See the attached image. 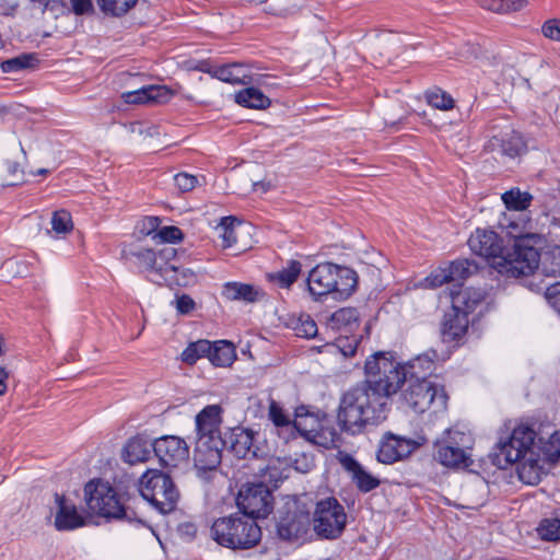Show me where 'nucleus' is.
I'll list each match as a JSON object with an SVG mask.
<instances>
[{"label": "nucleus", "instance_id": "obj_1", "mask_svg": "<svg viewBox=\"0 0 560 560\" xmlns=\"http://www.w3.org/2000/svg\"><path fill=\"white\" fill-rule=\"evenodd\" d=\"M508 234L514 238L511 250L503 252L501 242L495 232L477 229L468 240L469 248L481 257L491 260V267L499 273L509 278L533 277L527 285L539 291L542 288L535 282L540 276L536 273L540 255L535 247L536 234L523 233L520 225L510 222L506 225Z\"/></svg>", "mask_w": 560, "mask_h": 560}, {"label": "nucleus", "instance_id": "obj_2", "mask_svg": "<svg viewBox=\"0 0 560 560\" xmlns=\"http://www.w3.org/2000/svg\"><path fill=\"white\" fill-rule=\"evenodd\" d=\"M535 439L536 432L530 427L517 425L505 440L497 443L493 463L501 468L520 463V479L527 485L538 483L542 475V455Z\"/></svg>", "mask_w": 560, "mask_h": 560}, {"label": "nucleus", "instance_id": "obj_3", "mask_svg": "<svg viewBox=\"0 0 560 560\" xmlns=\"http://www.w3.org/2000/svg\"><path fill=\"white\" fill-rule=\"evenodd\" d=\"M386 415L383 396L361 383L341 396L337 421L343 431L358 434L366 425L378 424L385 420Z\"/></svg>", "mask_w": 560, "mask_h": 560}, {"label": "nucleus", "instance_id": "obj_4", "mask_svg": "<svg viewBox=\"0 0 560 560\" xmlns=\"http://www.w3.org/2000/svg\"><path fill=\"white\" fill-rule=\"evenodd\" d=\"M210 536L222 547L247 550L259 544L261 529L248 515L234 513L217 518L210 528Z\"/></svg>", "mask_w": 560, "mask_h": 560}, {"label": "nucleus", "instance_id": "obj_5", "mask_svg": "<svg viewBox=\"0 0 560 560\" xmlns=\"http://www.w3.org/2000/svg\"><path fill=\"white\" fill-rule=\"evenodd\" d=\"M357 284L358 275L353 269L332 262L318 264L307 277L308 291L315 299L327 294L346 299L355 291Z\"/></svg>", "mask_w": 560, "mask_h": 560}, {"label": "nucleus", "instance_id": "obj_6", "mask_svg": "<svg viewBox=\"0 0 560 560\" xmlns=\"http://www.w3.org/2000/svg\"><path fill=\"white\" fill-rule=\"evenodd\" d=\"M368 380L363 382L384 398V407L388 410V398L396 394L401 385L407 382L406 366L384 353H376L365 361Z\"/></svg>", "mask_w": 560, "mask_h": 560}, {"label": "nucleus", "instance_id": "obj_7", "mask_svg": "<svg viewBox=\"0 0 560 560\" xmlns=\"http://www.w3.org/2000/svg\"><path fill=\"white\" fill-rule=\"evenodd\" d=\"M139 492L161 514L173 512L179 491L173 479L159 469H148L139 479Z\"/></svg>", "mask_w": 560, "mask_h": 560}, {"label": "nucleus", "instance_id": "obj_8", "mask_svg": "<svg viewBox=\"0 0 560 560\" xmlns=\"http://www.w3.org/2000/svg\"><path fill=\"white\" fill-rule=\"evenodd\" d=\"M136 480L125 470L115 472L107 482V521L140 522L133 508Z\"/></svg>", "mask_w": 560, "mask_h": 560}, {"label": "nucleus", "instance_id": "obj_9", "mask_svg": "<svg viewBox=\"0 0 560 560\" xmlns=\"http://www.w3.org/2000/svg\"><path fill=\"white\" fill-rule=\"evenodd\" d=\"M402 392L404 402L417 413L430 411L432 415L444 412L448 396L444 387L431 380H408Z\"/></svg>", "mask_w": 560, "mask_h": 560}, {"label": "nucleus", "instance_id": "obj_10", "mask_svg": "<svg viewBox=\"0 0 560 560\" xmlns=\"http://www.w3.org/2000/svg\"><path fill=\"white\" fill-rule=\"evenodd\" d=\"M474 438L469 431L457 427L447 429L436 442V458L447 467H468L471 464L470 451Z\"/></svg>", "mask_w": 560, "mask_h": 560}, {"label": "nucleus", "instance_id": "obj_11", "mask_svg": "<svg viewBox=\"0 0 560 560\" xmlns=\"http://www.w3.org/2000/svg\"><path fill=\"white\" fill-rule=\"evenodd\" d=\"M347 524L343 506L335 498H326L315 505L313 529L322 538H338Z\"/></svg>", "mask_w": 560, "mask_h": 560}, {"label": "nucleus", "instance_id": "obj_12", "mask_svg": "<svg viewBox=\"0 0 560 560\" xmlns=\"http://www.w3.org/2000/svg\"><path fill=\"white\" fill-rule=\"evenodd\" d=\"M236 504L242 514L256 520L266 517L272 511L273 497L266 485L247 483L240 489Z\"/></svg>", "mask_w": 560, "mask_h": 560}, {"label": "nucleus", "instance_id": "obj_13", "mask_svg": "<svg viewBox=\"0 0 560 560\" xmlns=\"http://www.w3.org/2000/svg\"><path fill=\"white\" fill-rule=\"evenodd\" d=\"M226 446L225 439H197L194 451V463L199 478L209 481L217 474L222 459V451Z\"/></svg>", "mask_w": 560, "mask_h": 560}, {"label": "nucleus", "instance_id": "obj_14", "mask_svg": "<svg viewBox=\"0 0 560 560\" xmlns=\"http://www.w3.org/2000/svg\"><path fill=\"white\" fill-rule=\"evenodd\" d=\"M310 527L308 511L294 501L287 504L285 512L279 517L277 533L283 540L300 541L306 538Z\"/></svg>", "mask_w": 560, "mask_h": 560}, {"label": "nucleus", "instance_id": "obj_15", "mask_svg": "<svg viewBox=\"0 0 560 560\" xmlns=\"http://www.w3.org/2000/svg\"><path fill=\"white\" fill-rule=\"evenodd\" d=\"M418 447L419 443L415 440L387 432L380 441L376 458L382 464L390 465L407 458Z\"/></svg>", "mask_w": 560, "mask_h": 560}, {"label": "nucleus", "instance_id": "obj_16", "mask_svg": "<svg viewBox=\"0 0 560 560\" xmlns=\"http://www.w3.org/2000/svg\"><path fill=\"white\" fill-rule=\"evenodd\" d=\"M154 454L164 467L176 468L189 458V446L179 436L165 435L154 440Z\"/></svg>", "mask_w": 560, "mask_h": 560}, {"label": "nucleus", "instance_id": "obj_17", "mask_svg": "<svg viewBox=\"0 0 560 560\" xmlns=\"http://www.w3.org/2000/svg\"><path fill=\"white\" fill-rule=\"evenodd\" d=\"M154 453V441L139 433L130 436L119 451V458L130 466L147 463Z\"/></svg>", "mask_w": 560, "mask_h": 560}, {"label": "nucleus", "instance_id": "obj_18", "mask_svg": "<svg viewBox=\"0 0 560 560\" xmlns=\"http://www.w3.org/2000/svg\"><path fill=\"white\" fill-rule=\"evenodd\" d=\"M338 460L360 492H371L381 485V480L368 471L352 455L341 453Z\"/></svg>", "mask_w": 560, "mask_h": 560}, {"label": "nucleus", "instance_id": "obj_19", "mask_svg": "<svg viewBox=\"0 0 560 560\" xmlns=\"http://www.w3.org/2000/svg\"><path fill=\"white\" fill-rule=\"evenodd\" d=\"M487 149L514 159L526 153L527 143L518 131L511 129L491 137Z\"/></svg>", "mask_w": 560, "mask_h": 560}, {"label": "nucleus", "instance_id": "obj_20", "mask_svg": "<svg viewBox=\"0 0 560 560\" xmlns=\"http://www.w3.org/2000/svg\"><path fill=\"white\" fill-rule=\"evenodd\" d=\"M56 514L54 525L57 530H73L86 524L85 518L78 512L75 505L65 495L56 493Z\"/></svg>", "mask_w": 560, "mask_h": 560}, {"label": "nucleus", "instance_id": "obj_21", "mask_svg": "<svg viewBox=\"0 0 560 560\" xmlns=\"http://www.w3.org/2000/svg\"><path fill=\"white\" fill-rule=\"evenodd\" d=\"M249 226L242 224L233 217H224L215 225L214 230L218 237L221 240L222 248H230L235 245H240V249L243 250L246 244H241V236L249 233Z\"/></svg>", "mask_w": 560, "mask_h": 560}, {"label": "nucleus", "instance_id": "obj_22", "mask_svg": "<svg viewBox=\"0 0 560 560\" xmlns=\"http://www.w3.org/2000/svg\"><path fill=\"white\" fill-rule=\"evenodd\" d=\"M221 412L219 405H209L196 416L197 439L206 438L223 439L221 436Z\"/></svg>", "mask_w": 560, "mask_h": 560}, {"label": "nucleus", "instance_id": "obj_23", "mask_svg": "<svg viewBox=\"0 0 560 560\" xmlns=\"http://www.w3.org/2000/svg\"><path fill=\"white\" fill-rule=\"evenodd\" d=\"M174 92L165 85H148L141 89L122 93L121 97L127 104L166 103Z\"/></svg>", "mask_w": 560, "mask_h": 560}, {"label": "nucleus", "instance_id": "obj_24", "mask_svg": "<svg viewBox=\"0 0 560 560\" xmlns=\"http://www.w3.org/2000/svg\"><path fill=\"white\" fill-rule=\"evenodd\" d=\"M121 257L139 268L147 270L152 281L153 279H158L156 253L152 249L130 244L121 248Z\"/></svg>", "mask_w": 560, "mask_h": 560}, {"label": "nucleus", "instance_id": "obj_25", "mask_svg": "<svg viewBox=\"0 0 560 560\" xmlns=\"http://www.w3.org/2000/svg\"><path fill=\"white\" fill-rule=\"evenodd\" d=\"M213 78L231 84L248 85L260 83L264 75L249 73L248 69L241 63H231L215 68Z\"/></svg>", "mask_w": 560, "mask_h": 560}, {"label": "nucleus", "instance_id": "obj_26", "mask_svg": "<svg viewBox=\"0 0 560 560\" xmlns=\"http://www.w3.org/2000/svg\"><path fill=\"white\" fill-rule=\"evenodd\" d=\"M84 501L90 517H105V482L101 478L85 485Z\"/></svg>", "mask_w": 560, "mask_h": 560}, {"label": "nucleus", "instance_id": "obj_27", "mask_svg": "<svg viewBox=\"0 0 560 560\" xmlns=\"http://www.w3.org/2000/svg\"><path fill=\"white\" fill-rule=\"evenodd\" d=\"M485 292L472 288H467L457 292L452 291V305L454 311L468 314L485 300Z\"/></svg>", "mask_w": 560, "mask_h": 560}, {"label": "nucleus", "instance_id": "obj_28", "mask_svg": "<svg viewBox=\"0 0 560 560\" xmlns=\"http://www.w3.org/2000/svg\"><path fill=\"white\" fill-rule=\"evenodd\" d=\"M222 294L230 301H244L254 303L264 298V292L258 288L240 282H228L223 287Z\"/></svg>", "mask_w": 560, "mask_h": 560}, {"label": "nucleus", "instance_id": "obj_29", "mask_svg": "<svg viewBox=\"0 0 560 560\" xmlns=\"http://www.w3.org/2000/svg\"><path fill=\"white\" fill-rule=\"evenodd\" d=\"M254 431L250 429H235L228 435L230 443V450L235 456L245 458L249 454L256 455V451L253 450Z\"/></svg>", "mask_w": 560, "mask_h": 560}, {"label": "nucleus", "instance_id": "obj_30", "mask_svg": "<svg viewBox=\"0 0 560 560\" xmlns=\"http://www.w3.org/2000/svg\"><path fill=\"white\" fill-rule=\"evenodd\" d=\"M328 327L345 334L352 332L359 327V313L355 308L343 307L331 314Z\"/></svg>", "mask_w": 560, "mask_h": 560}, {"label": "nucleus", "instance_id": "obj_31", "mask_svg": "<svg viewBox=\"0 0 560 560\" xmlns=\"http://www.w3.org/2000/svg\"><path fill=\"white\" fill-rule=\"evenodd\" d=\"M435 352L424 353L402 364L407 369V375L411 380H429L427 376L431 374L434 368Z\"/></svg>", "mask_w": 560, "mask_h": 560}, {"label": "nucleus", "instance_id": "obj_32", "mask_svg": "<svg viewBox=\"0 0 560 560\" xmlns=\"http://www.w3.org/2000/svg\"><path fill=\"white\" fill-rule=\"evenodd\" d=\"M236 358L233 345L225 340H220L211 343V349L208 352L209 361L215 366H229Z\"/></svg>", "mask_w": 560, "mask_h": 560}, {"label": "nucleus", "instance_id": "obj_33", "mask_svg": "<svg viewBox=\"0 0 560 560\" xmlns=\"http://www.w3.org/2000/svg\"><path fill=\"white\" fill-rule=\"evenodd\" d=\"M307 440L329 450L336 445L338 433L327 421H320L316 430H307Z\"/></svg>", "mask_w": 560, "mask_h": 560}, {"label": "nucleus", "instance_id": "obj_34", "mask_svg": "<svg viewBox=\"0 0 560 560\" xmlns=\"http://www.w3.org/2000/svg\"><path fill=\"white\" fill-rule=\"evenodd\" d=\"M235 102L244 107L264 109L270 105V100L256 88H246L235 94Z\"/></svg>", "mask_w": 560, "mask_h": 560}, {"label": "nucleus", "instance_id": "obj_35", "mask_svg": "<svg viewBox=\"0 0 560 560\" xmlns=\"http://www.w3.org/2000/svg\"><path fill=\"white\" fill-rule=\"evenodd\" d=\"M23 165L16 161L7 159L0 167V185L15 186L24 183Z\"/></svg>", "mask_w": 560, "mask_h": 560}, {"label": "nucleus", "instance_id": "obj_36", "mask_svg": "<svg viewBox=\"0 0 560 560\" xmlns=\"http://www.w3.org/2000/svg\"><path fill=\"white\" fill-rule=\"evenodd\" d=\"M455 312L453 316L445 319L442 329L444 337L452 340L462 338L468 328L467 315L458 311Z\"/></svg>", "mask_w": 560, "mask_h": 560}, {"label": "nucleus", "instance_id": "obj_37", "mask_svg": "<svg viewBox=\"0 0 560 560\" xmlns=\"http://www.w3.org/2000/svg\"><path fill=\"white\" fill-rule=\"evenodd\" d=\"M502 201L506 209L514 211H523L530 206L533 196L520 188H511L502 195Z\"/></svg>", "mask_w": 560, "mask_h": 560}, {"label": "nucleus", "instance_id": "obj_38", "mask_svg": "<svg viewBox=\"0 0 560 560\" xmlns=\"http://www.w3.org/2000/svg\"><path fill=\"white\" fill-rule=\"evenodd\" d=\"M197 281L196 273L188 268H180L175 266L170 269V272L161 279V283L165 282L168 285L187 287Z\"/></svg>", "mask_w": 560, "mask_h": 560}, {"label": "nucleus", "instance_id": "obj_39", "mask_svg": "<svg viewBox=\"0 0 560 560\" xmlns=\"http://www.w3.org/2000/svg\"><path fill=\"white\" fill-rule=\"evenodd\" d=\"M361 340L362 336L345 335L336 338L335 342L327 345V347L330 349V352L339 351L345 358H352L355 355Z\"/></svg>", "mask_w": 560, "mask_h": 560}, {"label": "nucleus", "instance_id": "obj_40", "mask_svg": "<svg viewBox=\"0 0 560 560\" xmlns=\"http://www.w3.org/2000/svg\"><path fill=\"white\" fill-rule=\"evenodd\" d=\"M447 271L451 282L462 284L465 279L477 271V266L467 259H460L453 261L447 267Z\"/></svg>", "mask_w": 560, "mask_h": 560}, {"label": "nucleus", "instance_id": "obj_41", "mask_svg": "<svg viewBox=\"0 0 560 560\" xmlns=\"http://www.w3.org/2000/svg\"><path fill=\"white\" fill-rule=\"evenodd\" d=\"M211 349V342L208 340H197L195 342H190L186 349L182 352L180 359L183 362L187 364H195L199 359L207 357L208 352Z\"/></svg>", "mask_w": 560, "mask_h": 560}, {"label": "nucleus", "instance_id": "obj_42", "mask_svg": "<svg viewBox=\"0 0 560 560\" xmlns=\"http://www.w3.org/2000/svg\"><path fill=\"white\" fill-rule=\"evenodd\" d=\"M304 1L305 0H268L267 10L275 15L288 16L296 13Z\"/></svg>", "mask_w": 560, "mask_h": 560}, {"label": "nucleus", "instance_id": "obj_43", "mask_svg": "<svg viewBox=\"0 0 560 560\" xmlns=\"http://www.w3.org/2000/svg\"><path fill=\"white\" fill-rule=\"evenodd\" d=\"M175 256L176 249L171 246H165L156 253L158 279H153L154 282L161 284V279L170 272V269L176 266L172 262Z\"/></svg>", "mask_w": 560, "mask_h": 560}, {"label": "nucleus", "instance_id": "obj_44", "mask_svg": "<svg viewBox=\"0 0 560 560\" xmlns=\"http://www.w3.org/2000/svg\"><path fill=\"white\" fill-rule=\"evenodd\" d=\"M300 272L301 262L298 260H290L287 267L272 275L270 278L271 280L277 281L282 288H289L293 282H295Z\"/></svg>", "mask_w": 560, "mask_h": 560}, {"label": "nucleus", "instance_id": "obj_45", "mask_svg": "<svg viewBox=\"0 0 560 560\" xmlns=\"http://www.w3.org/2000/svg\"><path fill=\"white\" fill-rule=\"evenodd\" d=\"M37 62L34 54H23L1 62V70L5 73L16 72L26 68H32Z\"/></svg>", "mask_w": 560, "mask_h": 560}, {"label": "nucleus", "instance_id": "obj_46", "mask_svg": "<svg viewBox=\"0 0 560 560\" xmlns=\"http://www.w3.org/2000/svg\"><path fill=\"white\" fill-rule=\"evenodd\" d=\"M425 100L429 105L441 110H450L454 107L453 97L441 89H432L425 93Z\"/></svg>", "mask_w": 560, "mask_h": 560}, {"label": "nucleus", "instance_id": "obj_47", "mask_svg": "<svg viewBox=\"0 0 560 560\" xmlns=\"http://www.w3.org/2000/svg\"><path fill=\"white\" fill-rule=\"evenodd\" d=\"M51 229L57 234H68L73 230V222L69 211L56 210L51 215Z\"/></svg>", "mask_w": 560, "mask_h": 560}, {"label": "nucleus", "instance_id": "obj_48", "mask_svg": "<svg viewBox=\"0 0 560 560\" xmlns=\"http://www.w3.org/2000/svg\"><path fill=\"white\" fill-rule=\"evenodd\" d=\"M537 530L544 540H560V518L550 517L542 520Z\"/></svg>", "mask_w": 560, "mask_h": 560}, {"label": "nucleus", "instance_id": "obj_49", "mask_svg": "<svg viewBox=\"0 0 560 560\" xmlns=\"http://www.w3.org/2000/svg\"><path fill=\"white\" fill-rule=\"evenodd\" d=\"M542 471L547 462H555L560 457V430L556 431L541 447Z\"/></svg>", "mask_w": 560, "mask_h": 560}, {"label": "nucleus", "instance_id": "obj_50", "mask_svg": "<svg viewBox=\"0 0 560 560\" xmlns=\"http://www.w3.org/2000/svg\"><path fill=\"white\" fill-rule=\"evenodd\" d=\"M268 416L276 427H288L291 424L289 416L284 413L281 406L272 398L269 399Z\"/></svg>", "mask_w": 560, "mask_h": 560}, {"label": "nucleus", "instance_id": "obj_51", "mask_svg": "<svg viewBox=\"0 0 560 560\" xmlns=\"http://www.w3.org/2000/svg\"><path fill=\"white\" fill-rule=\"evenodd\" d=\"M294 330L299 337L313 338L317 334V325L308 315H305L300 317Z\"/></svg>", "mask_w": 560, "mask_h": 560}, {"label": "nucleus", "instance_id": "obj_52", "mask_svg": "<svg viewBox=\"0 0 560 560\" xmlns=\"http://www.w3.org/2000/svg\"><path fill=\"white\" fill-rule=\"evenodd\" d=\"M183 238V233L177 226H162L154 235L153 240L161 243H176Z\"/></svg>", "mask_w": 560, "mask_h": 560}, {"label": "nucleus", "instance_id": "obj_53", "mask_svg": "<svg viewBox=\"0 0 560 560\" xmlns=\"http://www.w3.org/2000/svg\"><path fill=\"white\" fill-rule=\"evenodd\" d=\"M320 421L313 415H298L293 421L294 428L307 440V430H316L317 423Z\"/></svg>", "mask_w": 560, "mask_h": 560}, {"label": "nucleus", "instance_id": "obj_54", "mask_svg": "<svg viewBox=\"0 0 560 560\" xmlns=\"http://www.w3.org/2000/svg\"><path fill=\"white\" fill-rule=\"evenodd\" d=\"M137 0H107V12L113 15L119 16L127 13Z\"/></svg>", "mask_w": 560, "mask_h": 560}, {"label": "nucleus", "instance_id": "obj_55", "mask_svg": "<svg viewBox=\"0 0 560 560\" xmlns=\"http://www.w3.org/2000/svg\"><path fill=\"white\" fill-rule=\"evenodd\" d=\"M447 282H451L448 271L447 268H443L432 272L429 277H427L424 279V287L433 289Z\"/></svg>", "mask_w": 560, "mask_h": 560}, {"label": "nucleus", "instance_id": "obj_56", "mask_svg": "<svg viewBox=\"0 0 560 560\" xmlns=\"http://www.w3.org/2000/svg\"><path fill=\"white\" fill-rule=\"evenodd\" d=\"M174 182L182 192H186L196 187L198 179L196 176L188 173H179L174 176Z\"/></svg>", "mask_w": 560, "mask_h": 560}, {"label": "nucleus", "instance_id": "obj_57", "mask_svg": "<svg viewBox=\"0 0 560 560\" xmlns=\"http://www.w3.org/2000/svg\"><path fill=\"white\" fill-rule=\"evenodd\" d=\"M545 298L548 303L560 314V282L547 285Z\"/></svg>", "mask_w": 560, "mask_h": 560}, {"label": "nucleus", "instance_id": "obj_58", "mask_svg": "<svg viewBox=\"0 0 560 560\" xmlns=\"http://www.w3.org/2000/svg\"><path fill=\"white\" fill-rule=\"evenodd\" d=\"M542 34L552 40L560 42V20H549L544 23Z\"/></svg>", "mask_w": 560, "mask_h": 560}, {"label": "nucleus", "instance_id": "obj_59", "mask_svg": "<svg viewBox=\"0 0 560 560\" xmlns=\"http://www.w3.org/2000/svg\"><path fill=\"white\" fill-rule=\"evenodd\" d=\"M160 229V219L158 217H147L142 220L140 232L153 236Z\"/></svg>", "mask_w": 560, "mask_h": 560}, {"label": "nucleus", "instance_id": "obj_60", "mask_svg": "<svg viewBox=\"0 0 560 560\" xmlns=\"http://www.w3.org/2000/svg\"><path fill=\"white\" fill-rule=\"evenodd\" d=\"M176 308L182 314H188L195 308V301L186 294L176 298Z\"/></svg>", "mask_w": 560, "mask_h": 560}, {"label": "nucleus", "instance_id": "obj_61", "mask_svg": "<svg viewBox=\"0 0 560 560\" xmlns=\"http://www.w3.org/2000/svg\"><path fill=\"white\" fill-rule=\"evenodd\" d=\"M70 2L75 14H84L92 10L91 0H70Z\"/></svg>", "mask_w": 560, "mask_h": 560}, {"label": "nucleus", "instance_id": "obj_62", "mask_svg": "<svg viewBox=\"0 0 560 560\" xmlns=\"http://www.w3.org/2000/svg\"><path fill=\"white\" fill-rule=\"evenodd\" d=\"M489 9L497 12H508L513 9L512 0H489Z\"/></svg>", "mask_w": 560, "mask_h": 560}, {"label": "nucleus", "instance_id": "obj_63", "mask_svg": "<svg viewBox=\"0 0 560 560\" xmlns=\"http://www.w3.org/2000/svg\"><path fill=\"white\" fill-rule=\"evenodd\" d=\"M551 265L548 268L553 275H560V246L555 247L551 253Z\"/></svg>", "mask_w": 560, "mask_h": 560}, {"label": "nucleus", "instance_id": "obj_64", "mask_svg": "<svg viewBox=\"0 0 560 560\" xmlns=\"http://www.w3.org/2000/svg\"><path fill=\"white\" fill-rule=\"evenodd\" d=\"M9 373L4 368H0V396L4 395L8 388L7 381Z\"/></svg>", "mask_w": 560, "mask_h": 560}]
</instances>
